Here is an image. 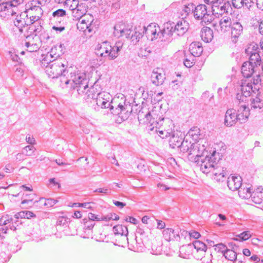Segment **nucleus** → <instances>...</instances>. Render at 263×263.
<instances>
[{
  "label": "nucleus",
  "instance_id": "nucleus-1",
  "mask_svg": "<svg viewBox=\"0 0 263 263\" xmlns=\"http://www.w3.org/2000/svg\"><path fill=\"white\" fill-rule=\"evenodd\" d=\"M144 33L147 39L151 41L157 39L158 32H157L156 24L152 23L147 27H144L142 33L131 28H127L126 25L122 22L116 24L114 26V34L115 36L117 37L125 36L126 38L130 39L134 43L137 42L143 36Z\"/></svg>",
  "mask_w": 263,
  "mask_h": 263
},
{
  "label": "nucleus",
  "instance_id": "nucleus-2",
  "mask_svg": "<svg viewBox=\"0 0 263 263\" xmlns=\"http://www.w3.org/2000/svg\"><path fill=\"white\" fill-rule=\"evenodd\" d=\"M112 97L109 93L105 91L98 92L96 98V102L98 106L102 108H109L111 113L115 115L119 116L122 121L126 120L130 114L128 110L130 106L126 104L124 100L123 104L120 103L114 109V106L111 105L112 102Z\"/></svg>",
  "mask_w": 263,
  "mask_h": 263
},
{
  "label": "nucleus",
  "instance_id": "nucleus-3",
  "mask_svg": "<svg viewBox=\"0 0 263 263\" xmlns=\"http://www.w3.org/2000/svg\"><path fill=\"white\" fill-rule=\"evenodd\" d=\"M72 83L71 88L76 90L78 93L83 97L86 101H90L91 99H95L97 96L96 92V84L88 87V80L84 73H78L71 76Z\"/></svg>",
  "mask_w": 263,
  "mask_h": 263
},
{
  "label": "nucleus",
  "instance_id": "nucleus-4",
  "mask_svg": "<svg viewBox=\"0 0 263 263\" xmlns=\"http://www.w3.org/2000/svg\"><path fill=\"white\" fill-rule=\"evenodd\" d=\"M66 63L63 59H54L52 61H50V63L47 62V64L42 66L45 68V72L49 78L55 79L61 77V86L67 87L69 84H71L72 80L64 77L67 73Z\"/></svg>",
  "mask_w": 263,
  "mask_h": 263
},
{
  "label": "nucleus",
  "instance_id": "nucleus-5",
  "mask_svg": "<svg viewBox=\"0 0 263 263\" xmlns=\"http://www.w3.org/2000/svg\"><path fill=\"white\" fill-rule=\"evenodd\" d=\"M157 112V111L154 109L145 114L143 111H140L138 114V120L141 123L148 125L149 130H153L155 128V132L158 133V135L162 139L168 137L165 136L164 129L157 130L162 126L164 118H161L160 117L158 118Z\"/></svg>",
  "mask_w": 263,
  "mask_h": 263
},
{
  "label": "nucleus",
  "instance_id": "nucleus-6",
  "mask_svg": "<svg viewBox=\"0 0 263 263\" xmlns=\"http://www.w3.org/2000/svg\"><path fill=\"white\" fill-rule=\"evenodd\" d=\"M218 155L215 151L209 154L207 151L199 153V155L193 159V161L200 167V170L204 174L210 173L214 167L217 165L219 160L216 155Z\"/></svg>",
  "mask_w": 263,
  "mask_h": 263
},
{
  "label": "nucleus",
  "instance_id": "nucleus-7",
  "mask_svg": "<svg viewBox=\"0 0 263 263\" xmlns=\"http://www.w3.org/2000/svg\"><path fill=\"white\" fill-rule=\"evenodd\" d=\"M123 43L122 42H117L114 46H112L110 42H103L97 44L95 48V53L104 60H112L115 59L119 55V52L122 49Z\"/></svg>",
  "mask_w": 263,
  "mask_h": 263
},
{
  "label": "nucleus",
  "instance_id": "nucleus-8",
  "mask_svg": "<svg viewBox=\"0 0 263 263\" xmlns=\"http://www.w3.org/2000/svg\"><path fill=\"white\" fill-rule=\"evenodd\" d=\"M207 145L206 139H201L197 142L192 143L191 141H188L187 138H184L179 147L183 153H188V159L193 161L194 158L199 155V153L204 152Z\"/></svg>",
  "mask_w": 263,
  "mask_h": 263
},
{
  "label": "nucleus",
  "instance_id": "nucleus-9",
  "mask_svg": "<svg viewBox=\"0 0 263 263\" xmlns=\"http://www.w3.org/2000/svg\"><path fill=\"white\" fill-rule=\"evenodd\" d=\"M237 90V94L235 101L239 103L246 101L248 97L250 96L253 93V89L249 82L246 80L238 81L235 86Z\"/></svg>",
  "mask_w": 263,
  "mask_h": 263
},
{
  "label": "nucleus",
  "instance_id": "nucleus-10",
  "mask_svg": "<svg viewBox=\"0 0 263 263\" xmlns=\"http://www.w3.org/2000/svg\"><path fill=\"white\" fill-rule=\"evenodd\" d=\"M194 10L195 18L201 20L202 23L205 24L211 23L214 19L213 14L210 13V11L207 10V7L205 5H199L195 7Z\"/></svg>",
  "mask_w": 263,
  "mask_h": 263
},
{
  "label": "nucleus",
  "instance_id": "nucleus-11",
  "mask_svg": "<svg viewBox=\"0 0 263 263\" xmlns=\"http://www.w3.org/2000/svg\"><path fill=\"white\" fill-rule=\"evenodd\" d=\"M49 0H33L26 5L25 13L28 15L34 14L42 16L43 10L42 7L45 6Z\"/></svg>",
  "mask_w": 263,
  "mask_h": 263
},
{
  "label": "nucleus",
  "instance_id": "nucleus-12",
  "mask_svg": "<svg viewBox=\"0 0 263 263\" xmlns=\"http://www.w3.org/2000/svg\"><path fill=\"white\" fill-rule=\"evenodd\" d=\"M75 17H80L79 22L77 24V28L81 31L85 32L87 31L91 32L93 30L94 26L92 24L93 19L90 15H82L81 16L75 15Z\"/></svg>",
  "mask_w": 263,
  "mask_h": 263
},
{
  "label": "nucleus",
  "instance_id": "nucleus-13",
  "mask_svg": "<svg viewBox=\"0 0 263 263\" xmlns=\"http://www.w3.org/2000/svg\"><path fill=\"white\" fill-rule=\"evenodd\" d=\"M233 19L229 16H224L219 19L218 23H213V26L219 33L230 32Z\"/></svg>",
  "mask_w": 263,
  "mask_h": 263
},
{
  "label": "nucleus",
  "instance_id": "nucleus-14",
  "mask_svg": "<svg viewBox=\"0 0 263 263\" xmlns=\"http://www.w3.org/2000/svg\"><path fill=\"white\" fill-rule=\"evenodd\" d=\"M230 33L231 35L232 41L233 43H236L239 37L241 36L243 32V27L240 19H233L231 24Z\"/></svg>",
  "mask_w": 263,
  "mask_h": 263
},
{
  "label": "nucleus",
  "instance_id": "nucleus-15",
  "mask_svg": "<svg viewBox=\"0 0 263 263\" xmlns=\"http://www.w3.org/2000/svg\"><path fill=\"white\" fill-rule=\"evenodd\" d=\"M255 45H250L245 49V53L249 57L248 61L255 67L260 65L261 63V58L258 53Z\"/></svg>",
  "mask_w": 263,
  "mask_h": 263
},
{
  "label": "nucleus",
  "instance_id": "nucleus-16",
  "mask_svg": "<svg viewBox=\"0 0 263 263\" xmlns=\"http://www.w3.org/2000/svg\"><path fill=\"white\" fill-rule=\"evenodd\" d=\"M231 9V5L229 1L223 2V1L218 0L212 5V14L222 15L224 13H228L229 10Z\"/></svg>",
  "mask_w": 263,
  "mask_h": 263
},
{
  "label": "nucleus",
  "instance_id": "nucleus-17",
  "mask_svg": "<svg viewBox=\"0 0 263 263\" xmlns=\"http://www.w3.org/2000/svg\"><path fill=\"white\" fill-rule=\"evenodd\" d=\"M158 32L157 35L161 39V41L170 42L172 40V36L174 32L173 29L174 27L170 23H167L164 24V27L162 30H160L159 27H157Z\"/></svg>",
  "mask_w": 263,
  "mask_h": 263
},
{
  "label": "nucleus",
  "instance_id": "nucleus-18",
  "mask_svg": "<svg viewBox=\"0 0 263 263\" xmlns=\"http://www.w3.org/2000/svg\"><path fill=\"white\" fill-rule=\"evenodd\" d=\"M194 247L197 253H200L201 256L203 255L205 252L207 247L205 243L200 240H195L193 242L192 244H190L187 246H183L180 248V252H183L185 250H191Z\"/></svg>",
  "mask_w": 263,
  "mask_h": 263
},
{
  "label": "nucleus",
  "instance_id": "nucleus-19",
  "mask_svg": "<svg viewBox=\"0 0 263 263\" xmlns=\"http://www.w3.org/2000/svg\"><path fill=\"white\" fill-rule=\"evenodd\" d=\"M64 6L66 8L72 11V13L74 16L77 15L81 16L84 14V11H82L81 6L79 5L78 0H65Z\"/></svg>",
  "mask_w": 263,
  "mask_h": 263
},
{
  "label": "nucleus",
  "instance_id": "nucleus-20",
  "mask_svg": "<svg viewBox=\"0 0 263 263\" xmlns=\"http://www.w3.org/2000/svg\"><path fill=\"white\" fill-rule=\"evenodd\" d=\"M236 103L239 105V108L237 109V116L238 117V121L240 123H245L247 121L250 116V109L245 104V102L239 103L235 101Z\"/></svg>",
  "mask_w": 263,
  "mask_h": 263
},
{
  "label": "nucleus",
  "instance_id": "nucleus-21",
  "mask_svg": "<svg viewBox=\"0 0 263 263\" xmlns=\"http://www.w3.org/2000/svg\"><path fill=\"white\" fill-rule=\"evenodd\" d=\"M237 121H238V117L236 110L233 108L228 109L225 114L224 125L228 127H231L234 126Z\"/></svg>",
  "mask_w": 263,
  "mask_h": 263
},
{
  "label": "nucleus",
  "instance_id": "nucleus-22",
  "mask_svg": "<svg viewBox=\"0 0 263 263\" xmlns=\"http://www.w3.org/2000/svg\"><path fill=\"white\" fill-rule=\"evenodd\" d=\"M160 68H155L151 74V81L156 86L162 85L165 79V74L163 73Z\"/></svg>",
  "mask_w": 263,
  "mask_h": 263
},
{
  "label": "nucleus",
  "instance_id": "nucleus-23",
  "mask_svg": "<svg viewBox=\"0 0 263 263\" xmlns=\"http://www.w3.org/2000/svg\"><path fill=\"white\" fill-rule=\"evenodd\" d=\"M14 25L18 28L20 32H23V28L29 25L28 14L25 12H22L20 15H17L14 21Z\"/></svg>",
  "mask_w": 263,
  "mask_h": 263
},
{
  "label": "nucleus",
  "instance_id": "nucleus-24",
  "mask_svg": "<svg viewBox=\"0 0 263 263\" xmlns=\"http://www.w3.org/2000/svg\"><path fill=\"white\" fill-rule=\"evenodd\" d=\"M228 186L229 189L234 191L240 189L242 185V179L239 176H230L228 178Z\"/></svg>",
  "mask_w": 263,
  "mask_h": 263
},
{
  "label": "nucleus",
  "instance_id": "nucleus-25",
  "mask_svg": "<svg viewBox=\"0 0 263 263\" xmlns=\"http://www.w3.org/2000/svg\"><path fill=\"white\" fill-rule=\"evenodd\" d=\"M188 29L189 23L186 21L182 20L178 22L173 30L178 35H182L187 31Z\"/></svg>",
  "mask_w": 263,
  "mask_h": 263
},
{
  "label": "nucleus",
  "instance_id": "nucleus-26",
  "mask_svg": "<svg viewBox=\"0 0 263 263\" xmlns=\"http://www.w3.org/2000/svg\"><path fill=\"white\" fill-rule=\"evenodd\" d=\"M84 234H82L81 236L84 238H88L92 234V229L93 228L95 223L92 220L85 218L83 219Z\"/></svg>",
  "mask_w": 263,
  "mask_h": 263
},
{
  "label": "nucleus",
  "instance_id": "nucleus-27",
  "mask_svg": "<svg viewBox=\"0 0 263 263\" xmlns=\"http://www.w3.org/2000/svg\"><path fill=\"white\" fill-rule=\"evenodd\" d=\"M163 236L164 239L167 241H170L174 239L179 240L180 239V235L171 228L164 229L163 231Z\"/></svg>",
  "mask_w": 263,
  "mask_h": 263
},
{
  "label": "nucleus",
  "instance_id": "nucleus-28",
  "mask_svg": "<svg viewBox=\"0 0 263 263\" xmlns=\"http://www.w3.org/2000/svg\"><path fill=\"white\" fill-rule=\"evenodd\" d=\"M255 68L249 62H245L241 66V73L244 77L249 78L255 72Z\"/></svg>",
  "mask_w": 263,
  "mask_h": 263
},
{
  "label": "nucleus",
  "instance_id": "nucleus-29",
  "mask_svg": "<svg viewBox=\"0 0 263 263\" xmlns=\"http://www.w3.org/2000/svg\"><path fill=\"white\" fill-rule=\"evenodd\" d=\"M200 36L204 42L209 43L213 39V30L208 27H203L200 31Z\"/></svg>",
  "mask_w": 263,
  "mask_h": 263
},
{
  "label": "nucleus",
  "instance_id": "nucleus-30",
  "mask_svg": "<svg viewBox=\"0 0 263 263\" xmlns=\"http://www.w3.org/2000/svg\"><path fill=\"white\" fill-rule=\"evenodd\" d=\"M113 232L115 235H119L123 237V238L128 241L127 235L128 234L127 228L122 224H118L113 227Z\"/></svg>",
  "mask_w": 263,
  "mask_h": 263
},
{
  "label": "nucleus",
  "instance_id": "nucleus-31",
  "mask_svg": "<svg viewBox=\"0 0 263 263\" xmlns=\"http://www.w3.org/2000/svg\"><path fill=\"white\" fill-rule=\"evenodd\" d=\"M187 137L191 138L194 142H197L203 138V136L200 134V130L197 127H193L189 131Z\"/></svg>",
  "mask_w": 263,
  "mask_h": 263
},
{
  "label": "nucleus",
  "instance_id": "nucleus-32",
  "mask_svg": "<svg viewBox=\"0 0 263 263\" xmlns=\"http://www.w3.org/2000/svg\"><path fill=\"white\" fill-rule=\"evenodd\" d=\"M211 173L213 175L214 179L219 181H222L226 175L225 171L223 170V168L219 167L218 164H217L215 167H214V170H212Z\"/></svg>",
  "mask_w": 263,
  "mask_h": 263
},
{
  "label": "nucleus",
  "instance_id": "nucleus-33",
  "mask_svg": "<svg viewBox=\"0 0 263 263\" xmlns=\"http://www.w3.org/2000/svg\"><path fill=\"white\" fill-rule=\"evenodd\" d=\"M24 45L27 48V50L30 52L36 51L40 48L39 45L34 43L33 39L30 36L26 37Z\"/></svg>",
  "mask_w": 263,
  "mask_h": 263
},
{
  "label": "nucleus",
  "instance_id": "nucleus-34",
  "mask_svg": "<svg viewBox=\"0 0 263 263\" xmlns=\"http://www.w3.org/2000/svg\"><path fill=\"white\" fill-rule=\"evenodd\" d=\"M190 51L194 57L200 56L203 52L201 44L199 42L192 43L190 46Z\"/></svg>",
  "mask_w": 263,
  "mask_h": 263
},
{
  "label": "nucleus",
  "instance_id": "nucleus-35",
  "mask_svg": "<svg viewBox=\"0 0 263 263\" xmlns=\"http://www.w3.org/2000/svg\"><path fill=\"white\" fill-rule=\"evenodd\" d=\"M194 8L195 5L193 3L181 6L179 10L180 16L182 18L186 17L190 13L193 12Z\"/></svg>",
  "mask_w": 263,
  "mask_h": 263
},
{
  "label": "nucleus",
  "instance_id": "nucleus-36",
  "mask_svg": "<svg viewBox=\"0 0 263 263\" xmlns=\"http://www.w3.org/2000/svg\"><path fill=\"white\" fill-rule=\"evenodd\" d=\"M55 48H52L50 51L48 52L45 57L41 61V65H45L47 63V62L50 63V61H52L54 59H60L59 54L55 53Z\"/></svg>",
  "mask_w": 263,
  "mask_h": 263
},
{
  "label": "nucleus",
  "instance_id": "nucleus-37",
  "mask_svg": "<svg viewBox=\"0 0 263 263\" xmlns=\"http://www.w3.org/2000/svg\"><path fill=\"white\" fill-rule=\"evenodd\" d=\"M249 84L251 85L253 89V93L256 94L258 92L259 89L261 88L260 76L258 74L249 82Z\"/></svg>",
  "mask_w": 263,
  "mask_h": 263
},
{
  "label": "nucleus",
  "instance_id": "nucleus-38",
  "mask_svg": "<svg viewBox=\"0 0 263 263\" xmlns=\"http://www.w3.org/2000/svg\"><path fill=\"white\" fill-rule=\"evenodd\" d=\"M238 194L242 199H248L251 197L253 196L255 198L256 193L252 192V189L250 187L240 188L238 191Z\"/></svg>",
  "mask_w": 263,
  "mask_h": 263
},
{
  "label": "nucleus",
  "instance_id": "nucleus-39",
  "mask_svg": "<svg viewBox=\"0 0 263 263\" xmlns=\"http://www.w3.org/2000/svg\"><path fill=\"white\" fill-rule=\"evenodd\" d=\"M182 139V137H179L175 133L170 138L169 140L170 144L173 148L175 147H179L183 141Z\"/></svg>",
  "mask_w": 263,
  "mask_h": 263
},
{
  "label": "nucleus",
  "instance_id": "nucleus-40",
  "mask_svg": "<svg viewBox=\"0 0 263 263\" xmlns=\"http://www.w3.org/2000/svg\"><path fill=\"white\" fill-rule=\"evenodd\" d=\"M251 106L252 109H261L263 108V100L256 97L251 100Z\"/></svg>",
  "mask_w": 263,
  "mask_h": 263
},
{
  "label": "nucleus",
  "instance_id": "nucleus-41",
  "mask_svg": "<svg viewBox=\"0 0 263 263\" xmlns=\"http://www.w3.org/2000/svg\"><path fill=\"white\" fill-rule=\"evenodd\" d=\"M66 15V11L62 9H59L52 13L53 17L51 18L52 22L61 21V17Z\"/></svg>",
  "mask_w": 263,
  "mask_h": 263
},
{
  "label": "nucleus",
  "instance_id": "nucleus-42",
  "mask_svg": "<svg viewBox=\"0 0 263 263\" xmlns=\"http://www.w3.org/2000/svg\"><path fill=\"white\" fill-rule=\"evenodd\" d=\"M223 255L225 257L226 259L231 261H234L237 257V253L232 249H228V250L225 251Z\"/></svg>",
  "mask_w": 263,
  "mask_h": 263
},
{
  "label": "nucleus",
  "instance_id": "nucleus-43",
  "mask_svg": "<svg viewBox=\"0 0 263 263\" xmlns=\"http://www.w3.org/2000/svg\"><path fill=\"white\" fill-rule=\"evenodd\" d=\"M108 1L107 4L109 6H111V10L113 11H116L120 7V0H106Z\"/></svg>",
  "mask_w": 263,
  "mask_h": 263
},
{
  "label": "nucleus",
  "instance_id": "nucleus-44",
  "mask_svg": "<svg viewBox=\"0 0 263 263\" xmlns=\"http://www.w3.org/2000/svg\"><path fill=\"white\" fill-rule=\"evenodd\" d=\"M14 218H9L8 215L6 216H3L0 218V225L1 226H4L6 225L8 223H10L11 222L12 223H13L14 222Z\"/></svg>",
  "mask_w": 263,
  "mask_h": 263
},
{
  "label": "nucleus",
  "instance_id": "nucleus-45",
  "mask_svg": "<svg viewBox=\"0 0 263 263\" xmlns=\"http://www.w3.org/2000/svg\"><path fill=\"white\" fill-rule=\"evenodd\" d=\"M39 201L43 202L44 206H52L57 203V201L52 199H48L46 200L44 198H41Z\"/></svg>",
  "mask_w": 263,
  "mask_h": 263
},
{
  "label": "nucleus",
  "instance_id": "nucleus-46",
  "mask_svg": "<svg viewBox=\"0 0 263 263\" xmlns=\"http://www.w3.org/2000/svg\"><path fill=\"white\" fill-rule=\"evenodd\" d=\"M9 5H11L8 7L6 14L8 15H11V16H14L18 12V8L16 6H13V4L9 3Z\"/></svg>",
  "mask_w": 263,
  "mask_h": 263
},
{
  "label": "nucleus",
  "instance_id": "nucleus-47",
  "mask_svg": "<svg viewBox=\"0 0 263 263\" xmlns=\"http://www.w3.org/2000/svg\"><path fill=\"white\" fill-rule=\"evenodd\" d=\"M252 235L249 231H245L242 233L239 234L237 236L239 238V239L241 240L244 241L249 239Z\"/></svg>",
  "mask_w": 263,
  "mask_h": 263
},
{
  "label": "nucleus",
  "instance_id": "nucleus-48",
  "mask_svg": "<svg viewBox=\"0 0 263 263\" xmlns=\"http://www.w3.org/2000/svg\"><path fill=\"white\" fill-rule=\"evenodd\" d=\"M24 153L26 156H31L35 151V148L31 145H28L24 147Z\"/></svg>",
  "mask_w": 263,
  "mask_h": 263
},
{
  "label": "nucleus",
  "instance_id": "nucleus-49",
  "mask_svg": "<svg viewBox=\"0 0 263 263\" xmlns=\"http://www.w3.org/2000/svg\"><path fill=\"white\" fill-rule=\"evenodd\" d=\"M59 24L53 25L52 27V29L55 31L57 33H60L65 29V26L61 24V21H59Z\"/></svg>",
  "mask_w": 263,
  "mask_h": 263
},
{
  "label": "nucleus",
  "instance_id": "nucleus-50",
  "mask_svg": "<svg viewBox=\"0 0 263 263\" xmlns=\"http://www.w3.org/2000/svg\"><path fill=\"white\" fill-rule=\"evenodd\" d=\"M228 249L227 247L222 243H218L215 245V250L218 252H221L222 253L223 255L224 254L225 251L228 250Z\"/></svg>",
  "mask_w": 263,
  "mask_h": 263
},
{
  "label": "nucleus",
  "instance_id": "nucleus-51",
  "mask_svg": "<svg viewBox=\"0 0 263 263\" xmlns=\"http://www.w3.org/2000/svg\"><path fill=\"white\" fill-rule=\"evenodd\" d=\"M243 0H232L231 3L235 8L239 9L243 6Z\"/></svg>",
  "mask_w": 263,
  "mask_h": 263
},
{
  "label": "nucleus",
  "instance_id": "nucleus-52",
  "mask_svg": "<svg viewBox=\"0 0 263 263\" xmlns=\"http://www.w3.org/2000/svg\"><path fill=\"white\" fill-rule=\"evenodd\" d=\"M30 18H28V23L29 25L33 24L35 23L36 22H37L38 20H40V18L42 16L40 15H35L34 14H31L30 15Z\"/></svg>",
  "mask_w": 263,
  "mask_h": 263
},
{
  "label": "nucleus",
  "instance_id": "nucleus-53",
  "mask_svg": "<svg viewBox=\"0 0 263 263\" xmlns=\"http://www.w3.org/2000/svg\"><path fill=\"white\" fill-rule=\"evenodd\" d=\"M14 218L16 220H14L13 222L16 224V222L17 221V219L19 218H25V211H21L16 213L14 216Z\"/></svg>",
  "mask_w": 263,
  "mask_h": 263
},
{
  "label": "nucleus",
  "instance_id": "nucleus-54",
  "mask_svg": "<svg viewBox=\"0 0 263 263\" xmlns=\"http://www.w3.org/2000/svg\"><path fill=\"white\" fill-rule=\"evenodd\" d=\"M95 193H103L105 194H109L110 193V190L107 187L99 188L93 191Z\"/></svg>",
  "mask_w": 263,
  "mask_h": 263
},
{
  "label": "nucleus",
  "instance_id": "nucleus-55",
  "mask_svg": "<svg viewBox=\"0 0 263 263\" xmlns=\"http://www.w3.org/2000/svg\"><path fill=\"white\" fill-rule=\"evenodd\" d=\"M10 5H9L7 2H5L4 1L0 4V12L1 11H7L8 7H9Z\"/></svg>",
  "mask_w": 263,
  "mask_h": 263
},
{
  "label": "nucleus",
  "instance_id": "nucleus-56",
  "mask_svg": "<svg viewBox=\"0 0 263 263\" xmlns=\"http://www.w3.org/2000/svg\"><path fill=\"white\" fill-rule=\"evenodd\" d=\"M243 6L246 7L248 9L251 7L255 3L254 0H243Z\"/></svg>",
  "mask_w": 263,
  "mask_h": 263
},
{
  "label": "nucleus",
  "instance_id": "nucleus-57",
  "mask_svg": "<svg viewBox=\"0 0 263 263\" xmlns=\"http://www.w3.org/2000/svg\"><path fill=\"white\" fill-rule=\"evenodd\" d=\"M163 132L164 133L165 136H168V137H170V138L172 136H173V135H174V134H175V132L173 131L172 129H166L164 128Z\"/></svg>",
  "mask_w": 263,
  "mask_h": 263
},
{
  "label": "nucleus",
  "instance_id": "nucleus-58",
  "mask_svg": "<svg viewBox=\"0 0 263 263\" xmlns=\"http://www.w3.org/2000/svg\"><path fill=\"white\" fill-rule=\"evenodd\" d=\"M74 205L76 206L78 205V206L79 207H83L86 209H89L91 208L90 206V203L88 202H85V203H74Z\"/></svg>",
  "mask_w": 263,
  "mask_h": 263
},
{
  "label": "nucleus",
  "instance_id": "nucleus-59",
  "mask_svg": "<svg viewBox=\"0 0 263 263\" xmlns=\"http://www.w3.org/2000/svg\"><path fill=\"white\" fill-rule=\"evenodd\" d=\"M67 222L66 218L64 217H59L57 221V225L62 226L65 224Z\"/></svg>",
  "mask_w": 263,
  "mask_h": 263
},
{
  "label": "nucleus",
  "instance_id": "nucleus-60",
  "mask_svg": "<svg viewBox=\"0 0 263 263\" xmlns=\"http://www.w3.org/2000/svg\"><path fill=\"white\" fill-rule=\"evenodd\" d=\"M194 62L193 61V60L192 61H191L187 59H186L184 61V66L188 68H190L192 66H193L194 65Z\"/></svg>",
  "mask_w": 263,
  "mask_h": 263
},
{
  "label": "nucleus",
  "instance_id": "nucleus-61",
  "mask_svg": "<svg viewBox=\"0 0 263 263\" xmlns=\"http://www.w3.org/2000/svg\"><path fill=\"white\" fill-rule=\"evenodd\" d=\"M190 237H192L195 239H197L200 237V234L199 232L197 231H192L189 233Z\"/></svg>",
  "mask_w": 263,
  "mask_h": 263
},
{
  "label": "nucleus",
  "instance_id": "nucleus-62",
  "mask_svg": "<svg viewBox=\"0 0 263 263\" xmlns=\"http://www.w3.org/2000/svg\"><path fill=\"white\" fill-rule=\"evenodd\" d=\"M113 203L117 206L122 209L126 205V203L119 201L113 200Z\"/></svg>",
  "mask_w": 263,
  "mask_h": 263
},
{
  "label": "nucleus",
  "instance_id": "nucleus-63",
  "mask_svg": "<svg viewBox=\"0 0 263 263\" xmlns=\"http://www.w3.org/2000/svg\"><path fill=\"white\" fill-rule=\"evenodd\" d=\"M10 54L11 59L13 61H14V62H18V63H21V62L20 61V58H19V57L17 54H13L11 52H10Z\"/></svg>",
  "mask_w": 263,
  "mask_h": 263
},
{
  "label": "nucleus",
  "instance_id": "nucleus-64",
  "mask_svg": "<svg viewBox=\"0 0 263 263\" xmlns=\"http://www.w3.org/2000/svg\"><path fill=\"white\" fill-rule=\"evenodd\" d=\"M257 8L263 10V0H254Z\"/></svg>",
  "mask_w": 263,
  "mask_h": 263
}]
</instances>
